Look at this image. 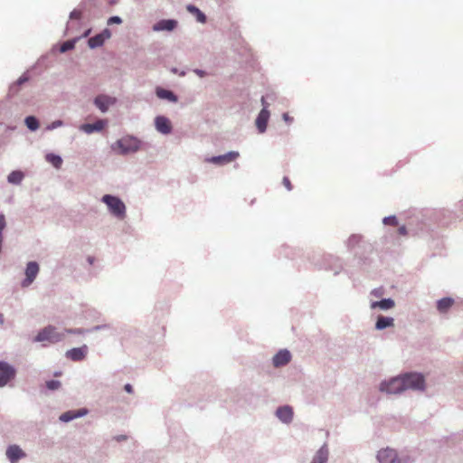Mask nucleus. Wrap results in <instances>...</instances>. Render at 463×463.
Returning a JSON list of instances; mask_svg holds the SVG:
<instances>
[{
	"label": "nucleus",
	"instance_id": "obj_1",
	"mask_svg": "<svg viewBox=\"0 0 463 463\" xmlns=\"http://www.w3.org/2000/svg\"><path fill=\"white\" fill-rule=\"evenodd\" d=\"M102 202L105 203L110 213L119 219H123L126 213V207L124 203L118 197L106 194L102 197Z\"/></svg>",
	"mask_w": 463,
	"mask_h": 463
},
{
	"label": "nucleus",
	"instance_id": "obj_2",
	"mask_svg": "<svg viewBox=\"0 0 463 463\" xmlns=\"http://www.w3.org/2000/svg\"><path fill=\"white\" fill-rule=\"evenodd\" d=\"M64 337L62 333L57 332L56 327L52 326H48L41 330L38 335L35 336V342H49L51 344H55L61 341Z\"/></svg>",
	"mask_w": 463,
	"mask_h": 463
},
{
	"label": "nucleus",
	"instance_id": "obj_3",
	"mask_svg": "<svg viewBox=\"0 0 463 463\" xmlns=\"http://www.w3.org/2000/svg\"><path fill=\"white\" fill-rule=\"evenodd\" d=\"M405 383V391L411 390H424L425 379L424 376L418 373H408L402 375Z\"/></svg>",
	"mask_w": 463,
	"mask_h": 463
},
{
	"label": "nucleus",
	"instance_id": "obj_4",
	"mask_svg": "<svg viewBox=\"0 0 463 463\" xmlns=\"http://www.w3.org/2000/svg\"><path fill=\"white\" fill-rule=\"evenodd\" d=\"M381 392L387 393L396 394L405 391V383L402 375L392 378L389 382L382 383L380 385Z\"/></svg>",
	"mask_w": 463,
	"mask_h": 463
},
{
	"label": "nucleus",
	"instance_id": "obj_5",
	"mask_svg": "<svg viewBox=\"0 0 463 463\" xmlns=\"http://www.w3.org/2000/svg\"><path fill=\"white\" fill-rule=\"evenodd\" d=\"M114 150H118L121 154H127L137 149V140L132 137H124L113 145Z\"/></svg>",
	"mask_w": 463,
	"mask_h": 463
},
{
	"label": "nucleus",
	"instance_id": "obj_6",
	"mask_svg": "<svg viewBox=\"0 0 463 463\" xmlns=\"http://www.w3.org/2000/svg\"><path fill=\"white\" fill-rule=\"evenodd\" d=\"M16 375L15 369L5 362H0V387H4Z\"/></svg>",
	"mask_w": 463,
	"mask_h": 463
},
{
	"label": "nucleus",
	"instance_id": "obj_7",
	"mask_svg": "<svg viewBox=\"0 0 463 463\" xmlns=\"http://www.w3.org/2000/svg\"><path fill=\"white\" fill-rule=\"evenodd\" d=\"M261 103L263 105V109L259 113L256 119V126L260 133H263L267 128L268 120L269 118V111L268 110V104L265 100V98H261Z\"/></svg>",
	"mask_w": 463,
	"mask_h": 463
},
{
	"label": "nucleus",
	"instance_id": "obj_8",
	"mask_svg": "<svg viewBox=\"0 0 463 463\" xmlns=\"http://www.w3.org/2000/svg\"><path fill=\"white\" fill-rule=\"evenodd\" d=\"M239 157V153L235 151H231L225 155L213 156L207 159L208 162L215 164V165H226Z\"/></svg>",
	"mask_w": 463,
	"mask_h": 463
},
{
	"label": "nucleus",
	"instance_id": "obj_9",
	"mask_svg": "<svg viewBox=\"0 0 463 463\" xmlns=\"http://www.w3.org/2000/svg\"><path fill=\"white\" fill-rule=\"evenodd\" d=\"M38 272L39 265L34 261L29 262L25 270L26 279L23 281L22 286L28 287L34 280Z\"/></svg>",
	"mask_w": 463,
	"mask_h": 463
},
{
	"label": "nucleus",
	"instance_id": "obj_10",
	"mask_svg": "<svg viewBox=\"0 0 463 463\" xmlns=\"http://www.w3.org/2000/svg\"><path fill=\"white\" fill-rule=\"evenodd\" d=\"M377 458L380 463H401L393 449H385L378 452Z\"/></svg>",
	"mask_w": 463,
	"mask_h": 463
},
{
	"label": "nucleus",
	"instance_id": "obj_11",
	"mask_svg": "<svg viewBox=\"0 0 463 463\" xmlns=\"http://www.w3.org/2000/svg\"><path fill=\"white\" fill-rule=\"evenodd\" d=\"M291 360V354L289 351L283 349L278 352L272 359L275 367H281L288 364Z\"/></svg>",
	"mask_w": 463,
	"mask_h": 463
},
{
	"label": "nucleus",
	"instance_id": "obj_12",
	"mask_svg": "<svg viewBox=\"0 0 463 463\" xmlns=\"http://www.w3.org/2000/svg\"><path fill=\"white\" fill-rule=\"evenodd\" d=\"M95 105L102 111L105 112L108 110L109 106L113 105L116 102V99L107 96V95H99L95 99Z\"/></svg>",
	"mask_w": 463,
	"mask_h": 463
},
{
	"label": "nucleus",
	"instance_id": "obj_13",
	"mask_svg": "<svg viewBox=\"0 0 463 463\" xmlns=\"http://www.w3.org/2000/svg\"><path fill=\"white\" fill-rule=\"evenodd\" d=\"M87 354V346L83 345L78 348H72L66 353L67 358L78 362L85 358Z\"/></svg>",
	"mask_w": 463,
	"mask_h": 463
},
{
	"label": "nucleus",
	"instance_id": "obj_14",
	"mask_svg": "<svg viewBox=\"0 0 463 463\" xmlns=\"http://www.w3.org/2000/svg\"><path fill=\"white\" fill-rule=\"evenodd\" d=\"M6 456L11 463H16L20 458L25 457V453L16 445L8 447Z\"/></svg>",
	"mask_w": 463,
	"mask_h": 463
},
{
	"label": "nucleus",
	"instance_id": "obj_15",
	"mask_svg": "<svg viewBox=\"0 0 463 463\" xmlns=\"http://www.w3.org/2000/svg\"><path fill=\"white\" fill-rule=\"evenodd\" d=\"M156 128L159 132L163 134H169L172 130L170 120L163 116L156 117Z\"/></svg>",
	"mask_w": 463,
	"mask_h": 463
},
{
	"label": "nucleus",
	"instance_id": "obj_16",
	"mask_svg": "<svg viewBox=\"0 0 463 463\" xmlns=\"http://www.w3.org/2000/svg\"><path fill=\"white\" fill-rule=\"evenodd\" d=\"M276 415L281 421L288 423L293 418L292 408L289 406L279 407L276 411Z\"/></svg>",
	"mask_w": 463,
	"mask_h": 463
},
{
	"label": "nucleus",
	"instance_id": "obj_17",
	"mask_svg": "<svg viewBox=\"0 0 463 463\" xmlns=\"http://www.w3.org/2000/svg\"><path fill=\"white\" fill-rule=\"evenodd\" d=\"M175 20H161L153 26L154 31H172L176 27Z\"/></svg>",
	"mask_w": 463,
	"mask_h": 463
},
{
	"label": "nucleus",
	"instance_id": "obj_18",
	"mask_svg": "<svg viewBox=\"0 0 463 463\" xmlns=\"http://www.w3.org/2000/svg\"><path fill=\"white\" fill-rule=\"evenodd\" d=\"M105 127V121L98 120L93 124H83L80 127V129L87 134H91L94 131H100Z\"/></svg>",
	"mask_w": 463,
	"mask_h": 463
},
{
	"label": "nucleus",
	"instance_id": "obj_19",
	"mask_svg": "<svg viewBox=\"0 0 463 463\" xmlns=\"http://www.w3.org/2000/svg\"><path fill=\"white\" fill-rule=\"evenodd\" d=\"M87 413V410L85 409H80V410H78V411H66L64 413H62L61 416H60V420L61 421H64V422H68L73 419H76L78 417H80V416H83Z\"/></svg>",
	"mask_w": 463,
	"mask_h": 463
},
{
	"label": "nucleus",
	"instance_id": "obj_20",
	"mask_svg": "<svg viewBox=\"0 0 463 463\" xmlns=\"http://www.w3.org/2000/svg\"><path fill=\"white\" fill-rule=\"evenodd\" d=\"M455 301L451 298H443L437 302V309L439 313L445 314L454 305Z\"/></svg>",
	"mask_w": 463,
	"mask_h": 463
},
{
	"label": "nucleus",
	"instance_id": "obj_21",
	"mask_svg": "<svg viewBox=\"0 0 463 463\" xmlns=\"http://www.w3.org/2000/svg\"><path fill=\"white\" fill-rule=\"evenodd\" d=\"M156 96L161 99H167L171 102H176L177 97L170 90L157 87L156 90Z\"/></svg>",
	"mask_w": 463,
	"mask_h": 463
},
{
	"label": "nucleus",
	"instance_id": "obj_22",
	"mask_svg": "<svg viewBox=\"0 0 463 463\" xmlns=\"http://www.w3.org/2000/svg\"><path fill=\"white\" fill-rule=\"evenodd\" d=\"M328 458V450L326 447H322L314 456L311 463H326Z\"/></svg>",
	"mask_w": 463,
	"mask_h": 463
},
{
	"label": "nucleus",
	"instance_id": "obj_23",
	"mask_svg": "<svg viewBox=\"0 0 463 463\" xmlns=\"http://www.w3.org/2000/svg\"><path fill=\"white\" fill-rule=\"evenodd\" d=\"M372 308L379 307L381 309H390L394 307V301L391 298L382 299L372 303Z\"/></svg>",
	"mask_w": 463,
	"mask_h": 463
},
{
	"label": "nucleus",
	"instance_id": "obj_24",
	"mask_svg": "<svg viewBox=\"0 0 463 463\" xmlns=\"http://www.w3.org/2000/svg\"><path fill=\"white\" fill-rule=\"evenodd\" d=\"M392 326H393V318L386 317H383V316L378 317L376 324H375V327L378 330H382V329H384L386 327Z\"/></svg>",
	"mask_w": 463,
	"mask_h": 463
},
{
	"label": "nucleus",
	"instance_id": "obj_25",
	"mask_svg": "<svg viewBox=\"0 0 463 463\" xmlns=\"http://www.w3.org/2000/svg\"><path fill=\"white\" fill-rule=\"evenodd\" d=\"M187 11L196 16L198 22L204 24L206 22V16L202 13L196 6L189 5L186 7Z\"/></svg>",
	"mask_w": 463,
	"mask_h": 463
},
{
	"label": "nucleus",
	"instance_id": "obj_26",
	"mask_svg": "<svg viewBox=\"0 0 463 463\" xmlns=\"http://www.w3.org/2000/svg\"><path fill=\"white\" fill-rule=\"evenodd\" d=\"M104 41L105 37L103 33H99L90 38L88 43L90 48H97L101 46L104 43Z\"/></svg>",
	"mask_w": 463,
	"mask_h": 463
},
{
	"label": "nucleus",
	"instance_id": "obj_27",
	"mask_svg": "<svg viewBox=\"0 0 463 463\" xmlns=\"http://www.w3.org/2000/svg\"><path fill=\"white\" fill-rule=\"evenodd\" d=\"M23 179L24 174L21 171H13L7 176L8 182L14 184H19Z\"/></svg>",
	"mask_w": 463,
	"mask_h": 463
},
{
	"label": "nucleus",
	"instance_id": "obj_28",
	"mask_svg": "<svg viewBox=\"0 0 463 463\" xmlns=\"http://www.w3.org/2000/svg\"><path fill=\"white\" fill-rule=\"evenodd\" d=\"M46 160H47V162L52 164L57 169L61 168V166L62 165L61 157L60 156H57L54 154H47Z\"/></svg>",
	"mask_w": 463,
	"mask_h": 463
},
{
	"label": "nucleus",
	"instance_id": "obj_29",
	"mask_svg": "<svg viewBox=\"0 0 463 463\" xmlns=\"http://www.w3.org/2000/svg\"><path fill=\"white\" fill-rule=\"evenodd\" d=\"M25 125L30 130H36L39 128V123L36 118L33 116H29L25 118Z\"/></svg>",
	"mask_w": 463,
	"mask_h": 463
},
{
	"label": "nucleus",
	"instance_id": "obj_30",
	"mask_svg": "<svg viewBox=\"0 0 463 463\" xmlns=\"http://www.w3.org/2000/svg\"><path fill=\"white\" fill-rule=\"evenodd\" d=\"M74 48V42L73 41H67L64 42L60 48L61 52H65L69 50H71Z\"/></svg>",
	"mask_w": 463,
	"mask_h": 463
},
{
	"label": "nucleus",
	"instance_id": "obj_31",
	"mask_svg": "<svg viewBox=\"0 0 463 463\" xmlns=\"http://www.w3.org/2000/svg\"><path fill=\"white\" fill-rule=\"evenodd\" d=\"M46 386L49 390H57L61 387V382L57 380H51L46 382Z\"/></svg>",
	"mask_w": 463,
	"mask_h": 463
},
{
	"label": "nucleus",
	"instance_id": "obj_32",
	"mask_svg": "<svg viewBox=\"0 0 463 463\" xmlns=\"http://www.w3.org/2000/svg\"><path fill=\"white\" fill-rule=\"evenodd\" d=\"M383 223L385 225H392V226H397L398 221L395 216H388L383 219Z\"/></svg>",
	"mask_w": 463,
	"mask_h": 463
},
{
	"label": "nucleus",
	"instance_id": "obj_33",
	"mask_svg": "<svg viewBox=\"0 0 463 463\" xmlns=\"http://www.w3.org/2000/svg\"><path fill=\"white\" fill-rule=\"evenodd\" d=\"M82 16V12L80 10H77V9H74L71 14H70V18L71 19H75V20H80Z\"/></svg>",
	"mask_w": 463,
	"mask_h": 463
},
{
	"label": "nucleus",
	"instance_id": "obj_34",
	"mask_svg": "<svg viewBox=\"0 0 463 463\" xmlns=\"http://www.w3.org/2000/svg\"><path fill=\"white\" fill-rule=\"evenodd\" d=\"M283 185L287 188V190L290 191L292 190V184L288 177L284 176L282 180Z\"/></svg>",
	"mask_w": 463,
	"mask_h": 463
},
{
	"label": "nucleus",
	"instance_id": "obj_35",
	"mask_svg": "<svg viewBox=\"0 0 463 463\" xmlns=\"http://www.w3.org/2000/svg\"><path fill=\"white\" fill-rule=\"evenodd\" d=\"M122 23V20L120 17L118 16H112L109 19L108 21V24H121Z\"/></svg>",
	"mask_w": 463,
	"mask_h": 463
},
{
	"label": "nucleus",
	"instance_id": "obj_36",
	"mask_svg": "<svg viewBox=\"0 0 463 463\" xmlns=\"http://www.w3.org/2000/svg\"><path fill=\"white\" fill-rule=\"evenodd\" d=\"M68 334H83L85 331L81 328H76V329H68L66 330Z\"/></svg>",
	"mask_w": 463,
	"mask_h": 463
},
{
	"label": "nucleus",
	"instance_id": "obj_37",
	"mask_svg": "<svg viewBox=\"0 0 463 463\" xmlns=\"http://www.w3.org/2000/svg\"><path fill=\"white\" fill-rule=\"evenodd\" d=\"M62 125V122L61 120H57L52 123V126L49 127V129H53L55 128L61 127Z\"/></svg>",
	"mask_w": 463,
	"mask_h": 463
},
{
	"label": "nucleus",
	"instance_id": "obj_38",
	"mask_svg": "<svg viewBox=\"0 0 463 463\" xmlns=\"http://www.w3.org/2000/svg\"><path fill=\"white\" fill-rule=\"evenodd\" d=\"M398 232L400 235H402V236H405L407 234V229L405 226H401L399 229H398Z\"/></svg>",
	"mask_w": 463,
	"mask_h": 463
},
{
	"label": "nucleus",
	"instance_id": "obj_39",
	"mask_svg": "<svg viewBox=\"0 0 463 463\" xmlns=\"http://www.w3.org/2000/svg\"><path fill=\"white\" fill-rule=\"evenodd\" d=\"M283 119L287 122V123H291L293 118L291 117H289V115L288 113H284L283 114Z\"/></svg>",
	"mask_w": 463,
	"mask_h": 463
},
{
	"label": "nucleus",
	"instance_id": "obj_40",
	"mask_svg": "<svg viewBox=\"0 0 463 463\" xmlns=\"http://www.w3.org/2000/svg\"><path fill=\"white\" fill-rule=\"evenodd\" d=\"M124 389H125L128 392H129V393H131V392H133V388H132V386H131L129 383L126 384V385H125V387H124Z\"/></svg>",
	"mask_w": 463,
	"mask_h": 463
},
{
	"label": "nucleus",
	"instance_id": "obj_41",
	"mask_svg": "<svg viewBox=\"0 0 463 463\" xmlns=\"http://www.w3.org/2000/svg\"><path fill=\"white\" fill-rule=\"evenodd\" d=\"M196 74L199 75L200 77H203L205 75V72L203 71H200V70H196L195 71Z\"/></svg>",
	"mask_w": 463,
	"mask_h": 463
},
{
	"label": "nucleus",
	"instance_id": "obj_42",
	"mask_svg": "<svg viewBox=\"0 0 463 463\" xmlns=\"http://www.w3.org/2000/svg\"><path fill=\"white\" fill-rule=\"evenodd\" d=\"M27 80L26 78H24V77H21L19 80H18V84H23L24 82H25Z\"/></svg>",
	"mask_w": 463,
	"mask_h": 463
},
{
	"label": "nucleus",
	"instance_id": "obj_43",
	"mask_svg": "<svg viewBox=\"0 0 463 463\" xmlns=\"http://www.w3.org/2000/svg\"><path fill=\"white\" fill-rule=\"evenodd\" d=\"M116 439H117L118 441L125 440V439H127V437H126V436H118V437L116 438Z\"/></svg>",
	"mask_w": 463,
	"mask_h": 463
},
{
	"label": "nucleus",
	"instance_id": "obj_44",
	"mask_svg": "<svg viewBox=\"0 0 463 463\" xmlns=\"http://www.w3.org/2000/svg\"><path fill=\"white\" fill-rule=\"evenodd\" d=\"M0 322L3 323V315L0 314Z\"/></svg>",
	"mask_w": 463,
	"mask_h": 463
}]
</instances>
